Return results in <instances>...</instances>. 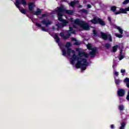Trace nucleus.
<instances>
[{"mask_svg": "<svg viewBox=\"0 0 129 129\" xmlns=\"http://www.w3.org/2000/svg\"><path fill=\"white\" fill-rule=\"evenodd\" d=\"M116 9L117 7L115 6H113L110 7V11L114 13V15H115V13H116Z\"/></svg>", "mask_w": 129, "mask_h": 129, "instance_id": "6ab92c4d", "label": "nucleus"}, {"mask_svg": "<svg viewBox=\"0 0 129 129\" xmlns=\"http://www.w3.org/2000/svg\"><path fill=\"white\" fill-rule=\"evenodd\" d=\"M115 28L117 29V30H118V32L120 33V34H121V35L123 34V30L122 29L117 26H116Z\"/></svg>", "mask_w": 129, "mask_h": 129, "instance_id": "4be33fe9", "label": "nucleus"}, {"mask_svg": "<svg viewBox=\"0 0 129 129\" xmlns=\"http://www.w3.org/2000/svg\"><path fill=\"white\" fill-rule=\"evenodd\" d=\"M77 40H76V38H74V37H72L71 38V41H76Z\"/></svg>", "mask_w": 129, "mask_h": 129, "instance_id": "c03bdc74", "label": "nucleus"}, {"mask_svg": "<svg viewBox=\"0 0 129 129\" xmlns=\"http://www.w3.org/2000/svg\"><path fill=\"white\" fill-rule=\"evenodd\" d=\"M62 51V55L63 56H66L67 54V50H66V48H62L61 49Z\"/></svg>", "mask_w": 129, "mask_h": 129, "instance_id": "cd10ccee", "label": "nucleus"}, {"mask_svg": "<svg viewBox=\"0 0 129 129\" xmlns=\"http://www.w3.org/2000/svg\"><path fill=\"white\" fill-rule=\"evenodd\" d=\"M117 49H118V45H115L112 47V52L113 53H115L117 51Z\"/></svg>", "mask_w": 129, "mask_h": 129, "instance_id": "b1692460", "label": "nucleus"}, {"mask_svg": "<svg viewBox=\"0 0 129 129\" xmlns=\"http://www.w3.org/2000/svg\"><path fill=\"white\" fill-rule=\"evenodd\" d=\"M126 99L127 100H129V97H126Z\"/></svg>", "mask_w": 129, "mask_h": 129, "instance_id": "6e6d98bb", "label": "nucleus"}, {"mask_svg": "<svg viewBox=\"0 0 129 129\" xmlns=\"http://www.w3.org/2000/svg\"><path fill=\"white\" fill-rule=\"evenodd\" d=\"M126 97H129V90L128 91V93H127V95L126 96Z\"/></svg>", "mask_w": 129, "mask_h": 129, "instance_id": "603ef678", "label": "nucleus"}, {"mask_svg": "<svg viewBox=\"0 0 129 129\" xmlns=\"http://www.w3.org/2000/svg\"><path fill=\"white\" fill-rule=\"evenodd\" d=\"M114 75L116 76V77L118 76V72H115Z\"/></svg>", "mask_w": 129, "mask_h": 129, "instance_id": "37998d69", "label": "nucleus"}, {"mask_svg": "<svg viewBox=\"0 0 129 129\" xmlns=\"http://www.w3.org/2000/svg\"><path fill=\"white\" fill-rule=\"evenodd\" d=\"M118 109L120 111H122L124 110V106H123V105H120L118 106Z\"/></svg>", "mask_w": 129, "mask_h": 129, "instance_id": "c85d7f7f", "label": "nucleus"}, {"mask_svg": "<svg viewBox=\"0 0 129 129\" xmlns=\"http://www.w3.org/2000/svg\"><path fill=\"white\" fill-rule=\"evenodd\" d=\"M90 22L92 23V24H93V25L99 24L102 26H105V22L102 20L101 18H97L96 17H94L93 19L90 21Z\"/></svg>", "mask_w": 129, "mask_h": 129, "instance_id": "39448f33", "label": "nucleus"}, {"mask_svg": "<svg viewBox=\"0 0 129 129\" xmlns=\"http://www.w3.org/2000/svg\"><path fill=\"white\" fill-rule=\"evenodd\" d=\"M81 12L83 14H88V11L86 9H82L81 10Z\"/></svg>", "mask_w": 129, "mask_h": 129, "instance_id": "2f4dec72", "label": "nucleus"}, {"mask_svg": "<svg viewBox=\"0 0 129 129\" xmlns=\"http://www.w3.org/2000/svg\"><path fill=\"white\" fill-rule=\"evenodd\" d=\"M92 51L90 52V55H91V57L92 58V57H94L96 54V51H97V49L96 47L93 48V49L91 50Z\"/></svg>", "mask_w": 129, "mask_h": 129, "instance_id": "f8f14e48", "label": "nucleus"}, {"mask_svg": "<svg viewBox=\"0 0 129 129\" xmlns=\"http://www.w3.org/2000/svg\"><path fill=\"white\" fill-rule=\"evenodd\" d=\"M41 23L42 25H45L46 27H48L49 25H51L52 24V22L49 20H46V19H43Z\"/></svg>", "mask_w": 129, "mask_h": 129, "instance_id": "9d476101", "label": "nucleus"}, {"mask_svg": "<svg viewBox=\"0 0 129 129\" xmlns=\"http://www.w3.org/2000/svg\"><path fill=\"white\" fill-rule=\"evenodd\" d=\"M21 2L19 0H16V3H15V5L16 7L19 9V11H21V7H20V4H22V5H23V6H27V2H26V0H20Z\"/></svg>", "mask_w": 129, "mask_h": 129, "instance_id": "6e6552de", "label": "nucleus"}, {"mask_svg": "<svg viewBox=\"0 0 129 129\" xmlns=\"http://www.w3.org/2000/svg\"><path fill=\"white\" fill-rule=\"evenodd\" d=\"M113 68H114V66H112Z\"/></svg>", "mask_w": 129, "mask_h": 129, "instance_id": "4d7b16f0", "label": "nucleus"}, {"mask_svg": "<svg viewBox=\"0 0 129 129\" xmlns=\"http://www.w3.org/2000/svg\"><path fill=\"white\" fill-rule=\"evenodd\" d=\"M120 14H127V12H126L125 9L120 8L119 11H117L115 13V15H120Z\"/></svg>", "mask_w": 129, "mask_h": 129, "instance_id": "9b49d317", "label": "nucleus"}, {"mask_svg": "<svg viewBox=\"0 0 129 129\" xmlns=\"http://www.w3.org/2000/svg\"><path fill=\"white\" fill-rule=\"evenodd\" d=\"M69 29L70 30L68 31V33L66 35V36L64 35L63 32H61L59 34V35L60 36V37H62L63 40H67V39L71 37V34H74V33H75V31H74V30H73V28H72V27L70 26Z\"/></svg>", "mask_w": 129, "mask_h": 129, "instance_id": "20e7f679", "label": "nucleus"}, {"mask_svg": "<svg viewBox=\"0 0 129 129\" xmlns=\"http://www.w3.org/2000/svg\"><path fill=\"white\" fill-rule=\"evenodd\" d=\"M111 45H110V44L109 43H106L105 44V48H107V49H109V48H110Z\"/></svg>", "mask_w": 129, "mask_h": 129, "instance_id": "f704fd0d", "label": "nucleus"}, {"mask_svg": "<svg viewBox=\"0 0 129 129\" xmlns=\"http://www.w3.org/2000/svg\"><path fill=\"white\" fill-rule=\"evenodd\" d=\"M83 56H84L85 58H88V53L84 52Z\"/></svg>", "mask_w": 129, "mask_h": 129, "instance_id": "a19ab883", "label": "nucleus"}, {"mask_svg": "<svg viewBox=\"0 0 129 129\" xmlns=\"http://www.w3.org/2000/svg\"><path fill=\"white\" fill-rule=\"evenodd\" d=\"M120 102H123V101H124L123 100H122V98H120Z\"/></svg>", "mask_w": 129, "mask_h": 129, "instance_id": "8fccbe9b", "label": "nucleus"}, {"mask_svg": "<svg viewBox=\"0 0 129 129\" xmlns=\"http://www.w3.org/2000/svg\"><path fill=\"white\" fill-rule=\"evenodd\" d=\"M126 12H129V7L125 8Z\"/></svg>", "mask_w": 129, "mask_h": 129, "instance_id": "09e8293b", "label": "nucleus"}, {"mask_svg": "<svg viewBox=\"0 0 129 129\" xmlns=\"http://www.w3.org/2000/svg\"><path fill=\"white\" fill-rule=\"evenodd\" d=\"M87 7L88 9H91V8H92L91 5H90L89 4L87 5Z\"/></svg>", "mask_w": 129, "mask_h": 129, "instance_id": "a18cd8bd", "label": "nucleus"}, {"mask_svg": "<svg viewBox=\"0 0 129 129\" xmlns=\"http://www.w3.org/2000/svg\"><path fill=\"white\" fill-rule=\"evenodd\" d=\"M84 55V52L82 51H79L78 55H77V58L79 59H85L84 58H82Z\"/></svg>", "mask_w": 129, "mask_h": 129, "instance_id": "f3484780", "label": "nucleus"}, {"mask_svg": "<svg viewBox=\"0 0 129 129\" xmlns=\"http://www.w3.org/2000/svg\"><path fill=\"white\" fill-rule=\"evenodd\" d=\"M71 46H72L71 42H68L66 43V48H67V49L70 48L69 47H71Z\"/></svg>", "mask_w": 129, "mask_h": 129, "instance_id": "7c9ffc66", "label": "nucleus"}, {"mask_svg": "<svg viewBox=\"0 0 129 129\" xmlns=\"http://www.w3.org/2000/svg\"><path fill=\"white\" fill-rule=\"evenodd\" d=\"M71 53H72L73 55L70 58V61L71 62V64L73 65L75 61L78 59V57H77V55H76V53L74 50L72 49L71 48H67V54L68 56H70V55H71Z\"/></svg>", "mask_w": 129, "mask_h": 129, "instance_id": "7ed1b4c3", "label": "nucleus"}, {"mask_svg": "<svg viewBox=\"0 0 129 129\" xmlns=\"http://www.w3.org/2000/svg\"><path fill=\"white\" fill-rule=\"evenodd\" d=\"M118 48L120 50V52H122L123 50V44L122 43L119 44Z\"/></svg>", "mask_w": 129, "mask_h": 129, "instance_id": "5701e85b", "label": "nucleus"}, {"mask_svg": "<svg viewBox=\"0 0 129 129\" xmlns=\"http://www.w3.org/2000/svg\"><path fill=\"white\" fill-rule=\"evenodd\" d=\"M74 23L76 25L80 26L85 31H89L90 30V26L88 23H85L84 21L80 20L79 19L75 20Z\"/></svg>", "mask_w": 129, "mask_h": 129, "instance_id": "f03ea898", "label": "nucleus"}, {"mask_svg": "<svg viewBox=\"0 0 129 129\" xmlns=\"http://www.w3.org/2000/svg\"><path fill=\"white\" fill-rule=\"evenodd\" d=\"M32 14L34 16H39L42 14V10L39 8H37L36 11H33Z\"/></svg>", "mask_w": 129, "mask_h": 129, "instance_id": "4468645a", "label": "nucleus"}, {"mask_svg": "<svg viewBox=\"0 0 129 129\" xmlns=\"http://www.w3.org/2000/svg\"><path fill=\"white\" fill-rule=\"evenodd\" d=\"M114 82L116 85H119L120 83V80L114 78Z\"/></svg>", "mask_w": 129, "mask_h": 129, "instance_id": "bb28decb", "label": "nucleus"}, {"mask_svg": "<svg viewBox=\"0 0 129 129\" xmlns=\"http://www.w3.org/2000/svg\"><path fill=\"white\" fill-rule=\"evenodd\" d=\"M35 25L36 26V27L41 28L42 31H43L44 32H47V30L46 29L45 27H43V26H42V25H41V24H40L38 22L36 23Z\"/></svg>", "mask_w": 129, "mask_h": 129, "instance_id": "dca6fc26", "label": "nucleus"}, {"mask_svg": "<svg viewBox=\"0 0 129 129\" xmlns=\"http://www.w3.org/2000/svg\"><path fill=\"white\" fill-rule=\"evenodd\" d=\"M77 64H76V68L77 69H79V68H81L82 70H86V66L88 65V62H87V60L86 59H82L78 58L76 59Z\"/></svg>", "mask_w": 129, "mask_h": 129, "instance_id": "f257e3e1", "label": "nucleus"}, {"mask_svg": "<svg viewBox=\"0 0 129 129\" xmlns=\"http://www.w3.org/2000/svg\"><path fill=\"white\" fill-rule=\"evenodd\" d=\"M101 36L103 40H105V41L108 40L109 42H112V37L111 36V35L107 34L104 32H101Z\"/></svg>", "mask_w": 129, "mask_h": 129, "instance_id": "0eeeda50", "label": "nucleus"}, {"mask_svg": "<svg viewBox=\"0 0 129 129\" xmlns=\"http://www.w3.org/2000/svg\"><path fill=\"white\" fill-rule=\"evenodd\" d=\"M107 20L109 23H110V24H111V18H110V17H108Z\"/></svg>", "mask_w": 129, "mask_h": 129, "instance_id": "79ce46f5", "label": "nucleus"}, {"mask_svg": "<svg viewBox=\"0 0 129 129\" xmlns=\"http://www.w3.org/2000/svg\"><path fill=\"white\" fill-rule=\"evenodd\" d=\"M110 128H112V129L114 128V124H111L110 125Z\"/></svg>", "mask_w": 129, "mask_h": 129, "instance_id": "de8ad7c7", "label": "nucleus"}, {"mask_svg": "<svg viewBox=\"0 0 129 129\" xmlns=\"http://www.w3.org/2000/svg\"><path fill=\"white\" fill-rule=\"evenodd\" d=\"M61 23H62L61 26H62V28H63V27H66V26H67V24H69V22H68V21L66 19H64L61 22Z\"/></svg>", "mask_w": 129, "mask_h": 129, "instance_id": "a211bd4d", "label": "nucleus"}, {"mask_svg": "<svg viewBox=\"0 0 129 129\" xmlns=\"http://www.w3.org/2000/svg\"><path fill=\"white\" fill-rule=\"evenodd\" d=\"M47 14H43L42 15L41 17H39V19L40 20H42V19H43V18H46V17H47Z\"/></svg>", "mask_w": 129, "mask_h": 129, "instance_id": "c9c22d12", "label": "nucleus"}, {"mask_svg": "<svg viewBox=\"0 0 129 129\" xmlns=\"http://www.w3.org/2000/svg\"><path fill=\"white\" fill-rule=\"evenodd\" d=\"M20 11L22 14H23V15H26V10H25L24 9H22L20 10Z\"/></svg>", "mask_w": 129, "mask_h": 129, "instance_id": "72a5a7b5", "label": "nucleus"}, {"mask_svg": "<svg viewBox=\"0 0 129 129\" xmlns=\"http://www.w3.org/2000/svg\"><path fill=\"white\" fill-rule=\"evenodd\" d=\"M115 36L117 37V38H121L122 37V35H121V34H116Z\"/></svg>", "mask_w": 129, "mask_h": 129, "instance_id": "58836bf2", "label": "nucleus"}, {"mask_svg": "<svg viewBox=\"0 0 129 129\" xmlns=\"http://www.w3.org/2000/svg\"><path fill=\"white\" fill-rule=\"evenodd\" d=\"M54 38L55 39L56 43H59V42H60V38H59L58 35L55 34L54 36Z\"/></svg>", "mask_w": 129, "mask_h": 129, "instance_id": "393cba45", "label": "nucleus"}, {"mask_svg": "<svg viewBox=\"0 0 129 129\" xmlns=\"http://www.w3.org/2000/svg\"><path fill=\"white\" fill-rule=\"evenodd\" d=\"M56 26H57L58 28H60V25H59V24H56Z\"/></svg>", "mask_w": 129, "mask_h": 129, "instance_id": "3c124183", "label": "nucleus"}, {"mask_svg": "<svg viewBox=\"0 0 129 129\" xmlns=\"http://www.w3.org/2000/svg\"><path fill=\"white\" fill-rule=\"evenodd\" d=\"M125 122H122L121 123V126H120L119 129H125Z\"/></svg>", "mask_w": 129, "mask_h": 129, "instance_id": "a878e982", "label": "nucleus"}, {"mask_svg": "<svg viewBox=\"0 0 129 129\" xmlns=\"http://www.w3.org/2000/svg\"><path fill=\"white\" fill-rule=\"evenodd\" d=\"M57 13V17H58V20L59 21V22H62L64 19L62 18V16H63V13L62 12H56Z\"/></svg>", "mask_w": 129, "mask_h": 129, "instance_id": "ddd939ff", "label": "nucleus"}, {"mask_svg": "<svg viewBox=\"0 0 129 129\" xmlns=\"http://www.w3.org/2000/svg\"><path fill=\"white\" fill-rule=\"evenodd\" d=\"M123 82L124 83H126V86L127 87V88H129V78H125L124 80H123Z\"/></svg>", "mask_w": 129, "mask_h": 129, "instance_id": "412c9836", "label": "nucleus"}, {"mask_svg": "<svg viewBox=\"0 0 129 129\" xmlns=\"http://www.w3.org/2000/svg\"><path fill=\"white\" fill-rule=\"evenodd\" d=\"M87 48L88 49V50H92V45L91 43H88V44H87Z\"/></svg>", "mask_w": 129, "mask_h": 129, "instance_id": "c756f323", "label": "nucleus"}, {"mask_svg": "<svg viewBox=\"0 0 129 129\" xmlns=\"http://www.w3.org/2000/svg\"><path fill=\"white\" fill-rule=\"evenodd\" d=\"M78 8H82V6H81V5H79V6H78Z\"/></svg>", "mask_w": 129, "mask_h": 129, "instance_id": "864d4df0", "label": "nucleus"}, {"mask_svg": "<svg viewBox=\"0 0 129 129\" xmlns=\"http://www.w3.org/2000/svg\"><path fill=\"white\" fill-rule=\"evenodd\" d=\"M120 72H121V73H124L125 72V70H122V69H121V70H120Z\"/></svg>", "mask_w": 129, "mask_h": 129, "instance_id": "49530a36", "label": "nucleus"}, {"mask_svg": "<svg viewBox=\"0 0 129 129\" xmlns=\"http://www.w3.org/2000/svg\"><path fill=\"white\" fill-rule=\"evenodd\" d=\"M128 3H129V0H125L123 2V5H127V4H128Z\"/></svg>", "mask_w": 129, "mask_h": 129, "instance_id": "ea45409f", "label": "nucleus"}, {"mask_svg": "<svg viewBox=\"0 0 129 129\" xmlns=\"http://www.w3.org/2000/svg\"><path fill=\"white\" fill-rule=\"evenodd\" d=\"M125 94V91L122 89H119L117 91V95L119 97H122L124 96Z\"/></svg>", "mask_w": 129, "mask_h": 129, "instance_id": "1a4fd4ad", "label": "nucleus"}, {"mask_svg": "<svg viewBox=\"0 0 129 129\" xmlns=\"http://www.w3.org/2000/svg\"><path fill=\"white\" fill-rule=\"evenodd\" d=\"M93 33L94 34V37H96L97 36V31L96 30H93Z\"/></svg>", "mask_w": 129, "mask_h": 129, "instance_id": "e433bc0d", "label": "nucleus"}, {"mask_svg": "<svg viewBox=\"0 0 129 129\" xmlns=\"http://www.w3.org/2000/svg\"><path fill=\"white\" fill-rule=\"evenodd\" d=\"M74 45H76V46H79V45H80V43H79V41H77V40L74 43Z\"/></svg>", "mask_w": 129, "mask_h": 129, "instance_id": "4c0bfd02", "label": "nucleus"}, {"mask_svg": "<svg viewBox=\"0 0 129 129\" xmlns=\"http://www.w3.org/2000/svg\"><path fill=\"white\" fill-rule=\"evenodd\" d=\"M56 12H65L66 14L67 15H70V16H72V15H73L74 14V11L72 10H67L66 9H64V7H63V6L61 5L60 7H57V10H56Z\"/></svg>", "mask_w": 129, "mask_h": 129, "instance_id": "423d86ee", "label": "nucleus"}, {"mask_svg": "<svg viewBox=\"0 0 129 129\" xmlns=\"http://www.w3.org/2000/svg\"><path fill=\"white\" fill-rule=\"evenodd\" d=\"M123 58H124V56L122 55V52H120V56L119 58V59L120 60H122V59H123Z\"/></svg>", "mask_w": 129, "mask_h": 129, "instance_id": "473e14b6", "label": "nucleus"}, {"mask_svg": "<svg viewBox=\"0 0 129 129\" xmlns=\"http://www.w3.org/2000/svg\"><path fill=\"white\" fill-rule=\"evenodd\" d=\"M79 3V1H72L70 3V6L72 7V8H74L77 4H78Z\"/></svg>", "mask_w": 129, "mask_h": 129, "instance_id": "aec40b11", "label": "nucleus"}, {"mask_svg": "<svg viewBox=\"0 0 129 129\" xmlns=\"http://www.w3.org/2000/svg\"><path fill=\"white\" fill-rule=\"evenodd\" d=\"M35 5L33 3H29L28 4V10L30 12H33Z\"/></svg>", "mask_w": 129, "mask_h": 129, "instance_id": "2eb2a0df", "label": "nucleus"}, {"mask_svg": "<svg viewBox=\"0 0 129 129\" xmlns=\"http://www.w3.org/2000/svg\"><path fill=\"white\" fill-rule=\"evenodd\" d=\"M76 51H79V48H77Z\"/></svg>", "mask_w": 129, "mask_h": 129, "instance_id": "5fc2aeb1", "label": "nucleus"}]
</instances>
